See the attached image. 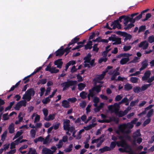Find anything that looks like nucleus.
<instances>
[{
	"label": "nucleus",
	"mask_w": 154,
	"mask_h": 154,
	"mask_svg": "<svg viewBox=\"0 0 154 154\" xmlns=\"http://www.w3.org/2000/svg\"><path fill=\"white\" fill-rule=\"evenodd\" d=\"M138 119L134 118L131 122L127 124H123L119 125V129L123 133H130L131 132V129L134 126V124L136 123Z\"/></svg>",
	"instance_id": "obj_1"
},
{
	"label": "nucleus",
	"mask_w": 154,
	"mask_h": 154,
	"mask_svg": "<svg viewBox=\"0 0 154 154\" xmlns=\"http://www.w3.org/2000/svg\"><path fill=\"white\" fill-rule=\"evenodd\" d=\"M35 91L32 88H30L27 90L25 94L23 95L22 99L26 100L29 101L31 98V96H33L35 94Z\"/></svg>",
	"instance_id": "obj_2"
},
{
	"label": "nucleus",
	"mask_w": 154,
	"mask_h": 154,
	"mask_svg": "<svg viewBox=\"0 0 154 154\" xmlns=\"http://www.w3.org/2000/svg\"><path fill=\"white\" fill-rule=\"evenodd\" d=\"M77 83L76 81L68 80L67 82L63 83L61 84V85L63 88V91H64L67 89L70 86L76 85Z\"/></svg>",
	"instance_id": "obj_3"
},
{
	"label": "nucleus",
	"mask_w": 154,
	"mask_h": 154,
	"mask_svg": "<svg viewBox=\"0 0 154 154\" xmlns=\"http://www.w3.org/2000/svg\"><path fill=\"white\" fill-rule=\"evenodd\" d=\"M79 40V38L75 37L74 38L72 39L71 42H69V43L67 45V48H66L64 50L63 49V51H64V53L65 52H67V53H69L71 51L70 49H71V47H69V46L71 45H74L75 43H76Z\"/></svg>",
	"instance_id": "obj_4"
},
{
	"label": "nucleus",
	"mask_w": 154,
	"mask_h": 154,
	"mask_svg": "<svg viewBox=\"0 0 154 154\" xmlns=\"http://www.w3.org/2000/svg\"><path fill=\"white\" fill-rule=\"evenodd\" d=\"M116 143L119 146H121L123 148H124L125 149V152H130L131 150V148L130 146L128 145L125 142L123 141H117Z\"/></svg>",
	"instance_id": "obj_5"
},
{
	"label": "nucleus",
	"mask_w": 154,
	"mask_h": 154,
	"mask_svg": "<svg viewBox=\"0 0 154 154\" xmlns=\"http://www.w3.org/2000/svg\"><path fill=\"white\" fill-rule=\"evenodd\" d=\"M42 66H39L31 74L28 75L26 76L25 77H31L32 75H35V76H37L38 77L39 75V77H42V75L40 71L42 69Z\"/></svg>",
	"instance_id": "obj_6"
},
{
	"label": "nucleus",
	"mask_w": 154,
	"mask_h": 154,
	"mask_svg": "<svg viewBox=\"0 0 154 154\" xmlns=\"http://www.w3.org/2000/svg\"><path fill=\"white\" fill-rule=\"evenodd\" d=\"M119 108V104L117 103H115L113 106L111 105L108 106V109L109 110L114 111L116 113L118 112Z\"/></svg>",
	"instance_id": "obj_7"
},
{
	"label": "nucleus",
	"mask_w": 154,
	"mask_h": 154,
	"mask_svg": "<svg viewBox=\"0 0 154 154\" xmlns=\"http://www.w3.org/2000/svg\"><path fill=\"white\" fill-rule=\"evenodd\" d=\"M123 20H124L123 22L125 26H126L127 24L130 21V17L125 15H122L119 17V20L120 22H121Z\"/></svg>",
	"instance_id": "obj_8"
},
{
	"label": "nucleus",
	"mask_w": 154,
	"mask_h": 154,
	"mask_svg": "<svg viewBox=\"0 0 154 154\" xmlns=\"http://www.w3.org/2000/svg\"><path fill=\"white\" fill-rule=\"evenodd\" d=\"M119 67H118L114 70L111 69L109 71H108V74L110 75H112V77H116L120 74V72H119Z\"/></svg>",
	"instance_id": "obj_9"
},
{
	"label": "nucleus",
	"mask_w": 154,
	"mask_h": 154,
	"mask_svg": "<svg viewBox=\"0 0 154 154\" xmlns=\"http://www.w3.org/2000/svg\"><path fill=\"white\" fill-rule=\"evenodd\" d=\"M70 120L68 119L63 120V127L64 130L66 131V130H68L67 129L70 127Z\"/></svg>",
	"instance_id": "obj_10"
},
{
	"label": "nucleus",
	"mask_w": 154,
	"mask_h": 154,
	"mask_svg": "<svg viewBox=\"0 0 154 154\" xmlns=\"http://www.w3.org/2000/svg\"><path fill=\"white\" fill-rule=\"evenodd\" d=\"M54 151L46 147H44L42 150V154H53Z\"/></svg>",
	"instance_id": "obj_11"
},
{
	"label": "nucleus",
	"mask_w": 154,
	"mask_h": 154,
	"mask_svg": "<svg viewBox=\"0 0 154 154\" xmlns=\"http://www.w3.org/2000/svg\"><path fill=\"white\" fill-rule=\"evenodd\" d=\"M61 59H59L54 62L55 65L57 66V67L59 68H61L63 64V62L62 61Z\"/></svg>",
	"instance_id": "obj_12"
},
{
	"label": "nucleus",
	"mask_w": 154,
	"mask_h": 154,
	"mask_svg": "<svg viewBox=\"0 0 154 154\" xmlns=\"http://www.w3.org/2000/svg\"><path fill=\"white\" fill-rule=\"evenodd\" d=\"M148 60L147 59H145L142 62V66L140 69V71H142L145 69L148 66Z\"/></svg>",
	"instance_id": "obj_13"
},
{
	"label": "nucleus",
	"mask_w": 154,
	"mask_h": 154,
	"mask_svg": "<svg viewBox=\"0 0 154 154\" xmlns=\"http://www.w3.org/2000/svg\"><path fill=\"white\" fill-rule=\"evenodd\" d=\"M148 46V43L146 42L145 41H143L141 42L139 45L138 47L139 48L143 47V50L146 49Z\"/></svg>",
	"instance_id": "obj_14"
},
{
	"label": "nucleus",
	"mask_w": 154,
	"mask_h": 154,
	"mask_svg": "<svg viewBox=\"0 0 154 154\" xmlns=\"http://www.w3.org/2000/svg\"><path fill=\"white\" fill-rule=\"evenodd\" d=\"M56 56H61L63 55L64 54L63 47L61 46L59 49L56 51Z\"/></svg>",
	"instance_id": "obj_15"
},
{
	"label": "nucleus",
	"mask_w": 154,
	"mask_h": 154,
	"mask_svg": "<svg viewBox=\"0 0 154 154\" xmlns=\"http://www.w3.org/2000/svg\"><path fill=\"white\" fill-rule=\"evenodd\" d=\"M101 87H102V86L100 85L98 86H96L94 87L92 89L90 90H92L93 93L95 95L96 93L94 91H95L97 93L99 92L100 91V88Z\"/></svg>",
	"instance_id": "obj_16"
},
{
	"label": "nucleus",
	"mask_w": 154,
	"mask_h": 154,
	"mask_svg": "<svg viewBox=\"0 0 154 154\" xmlns=\"http://www.w3.org/2000/svg\"><path fill=\"white\" fill-rule=\"evenodd\" d=\"M76 63V62L74 60H72L69 61L67 63L65 66V69L64 70L66 71L68 69L69 66L71 65H74Z\"/></svg>",
	"instance_id": "obj_17"
},
{
	"label": "nucleus",
	"mask_w": 154,
	"mask_h": 154,
	"mask_svg": "<svg viewBox=\"0 0 154 154\" xmlns=\"http://www.w3.org/2000/svg\"><path fill=\"white\" fill-rule=\"evenodd\" d=\"M112 67V66H108L105 69V71H103L100 76L99 77H104L106 73L108 72V70L111 69Z\"/></svg>",
	"instance_id": "obj_18"
},
{
	"label": "nucleus",
	"mask_w": 154,
	"mask_h": 154,
	"mask_svg": "<svg viewBox=\"0 0 154 154\" xmlns=\"http://www.w3.org/2000/svg\"><path fill=\"white\" fill-rule=\"evenodd\" d=\"M14 123H12L9 125L8 128L9 132L11 134H12L14 132Z\"/></svg>",
	"instance_id": "obj_19"
},
{
	"label": "nucleus",
	"mask_w": 154,
	"mask_h": 154,
	"mask_svg": "<svg viewBox=\"0 0 154 154\" xmlns=\"http://www.w3.org/2000/svg\"><path fill=\"white\" fill-rule=\"evenodd\" d=\"M92 42L91 41H89L88 42L87 44L84 45L85 48V50L91 49L92 48Z\"/></svg>",
	"instance_id": "obj_20"
},
{
	"label": "nucleus",
	"mask_w": 154,
	"mask_h": 154,
	"mask_svg": "<svg viewBox=\"0 0 154 154\" xmlns=\"http://www.w3.org/2000/svg\"><path fill=\"white\" fill-rule=\"evenodd\" d=\"M91 54L90 53H88V55L84 58V60H85V61L84 62V63H90L91 60Z\"/></svg>",
	"instance_id": "obj_21"
},
{
	"label": "nucleus",
	"mask_w": 154,
	"mask_h": 154,
	"mask_svg": "<svg viewBox=\"0 0 154 154\" xmlns=\"http://www.w3.org/2000/svg\"><path fill=\"white\" fill-rule=\"evenodd\" d=\"M129 57L122 58L120 61V63L122 65H124L126 64L129 60Z\"/></svg>",
	"instance_id": "obj_22"
},
{
	"label": "nucleus",
	"mask_w": 154,
	"mask_h": 154,
	"mask_svg": "<svg viewBox=\"0 0 154 154\" xmlns=\"http://www.w3.org/2000/svg\"><path fill=\"white\" fill-rule=\"evenodd\" d=\"M110 150L111 148L110 147L106 146L103 148L100 149L99 151L100 152V153H102L107 151H110Z\"/></svg>",
	"instance_id": "obj_23"
},
{
	"label": "nucleus",
	"mask_w": 154,
	"mask_h": 154,
	"mask_svg": "<svg viewBox=\"0 0 154 154\" xmlns=\"http://www.w3.org/2000/svg\"><path fill=\"white\" fill-rule=\"evenodd\" d=\"M141 135V134L140 133V130H137L134 134L133 136V137L134 139L136 140L137 138L138 137H139Z\"/></svg>",
	"instance_id": "obj_24"
},
{
	"label": "nucleus",
	"mask_w": 154,
	"mask_h": 154,
	"mask_svg": "<svg viewBox=\"0 0 154 154\" xmlns=\"http://www.w3.org/2000/svg\"><path fill=\"white\" fill-rule=\"evenodd\" d=\"M55 114H50L48 117L44 118V119L46 121H49L53 120L55 117Z\"/></svg>",
	"instance_id": "obj_25"
},
{
	"label": "nucleus",
	"mask_w": 154,
	"mask_h": 154,
	"mask_svg": "<svg viewBox=\"0 0 154 154\" xmlns=\"http://www.w3.org/2000/svg\"><path fill=\"white\" fill-rule=\"evenodd\" d=\"M96 125V123H92V124H90L88 125H87L86 126L84 127V128L85 130L88 131L90 129L92 128L95 127Z\"/></svg>",
	"instance_id": "obj_26"
},
{
	"label": "nucleus",
	"mask_w": 154,
	"mask_h": 154,
	"mask_svg": "<svg viewBox=\"0 0 154 154\" xmlns=\"http://www.w3.org/2000/svg\"><path fill=\"white\" fill-rule=\"evenodd\" d=\"M142 80L145 82L150 83L154 80V78H142Z\"/></svg>",
	"instance_id": "obj_27"
},
{
	"label": "nucleus",
	"mask_w": 154,
	"mask_h": 154,
	"mask_svg": "<svg viewBox=\"0 0 154 154\" xmlns=\"http://www.w3.org/2000/svg\"><path fill=\"white\" fill-rule=\"evenodd\" d=\"M151 85V84L143 85L140 88L141 92L144 91L147 89Z\"/></svg>",
	"instance_id": "obj_28"
},
{
	"label": "nucleus",
	"mask_w": 154,
	"mask_h": 154,
	"mask_svg": "<svg viewBox=\"0 0 154 154\" xmlns=\"http://www.w3.org/2000/svg\"><path fill=\"white\" fill-rule=\"evenodd\" d=\"M99 98L97 97H94L93 98V101L94 103V104L95 107H97V103L99 102Z\"/></svg>",
	"instance_id": "obj_29"
},
{
	"label": "nucleus",
	"mask_w": 154,
	"mask_h": 154,
	"mask_svg": "<svg viewBox=\"0 0 154 154\" xmlns=\"http://www.w3.org/2000/svg\"><path fill=\"white\" fill-rule=\"evenodd\" d=\"M62 105L65 108H69V102L66 100H64L62 101Z\"/></svg>",
	"instance_id": "obj_30"
},
{
	"label": "nucleus",
	"mask_w": 154,
	"mask_h": 154,
	"mask_svg": "<svg viewBox=\"0 0 154 154\" xmlns=\"http://www.w3.org/2000/svg\"><path fill=\"white\" fill-rule=\"evenodd\" d=\"M149 10V9L148 8L143 11L139 15L137 16V18H139V19H140L142 17V15H144V13L147 12Z\"/></svg>",
	"instance_id": "obj_31"
},
{
	"label": "nucleus",
	"mask_w": 154,
	"mask_h": 154,
	"mask_svg": "<svg viewBox=\"0 0 154 154\" xmlns=\"http://www.w3.org/2000/svg\"><path fill=\"white\" fill-rule=\"evenodd\" d=\"M133 86L131 84H127L124 86V89L126 91H129L132 89Z\"/></svg>",
	"instance_id": "obj_32"
},
{
	"label": "nucleus",
	"mask_w": 154,
	"mask_h": 154,
	"mask_svg": "<svg viewBox=\"0 0 154 154\" xmlns=\"http://www.w3.org/2000/svg\"><path fill=\"white\" fill-rule=\"evenodd\" d=\"M133 90L134 92L136 93H138L139 92H141L140 87L139 86L134 87Z\"/></svg>",
	"instance_id": "obj_33"
},
{
	"label": "nucleus",
	"mask_w": 154,
	"mask_h": 154,
	"mask_svg": "<svg viewBox=\"0 0 154 154\" xmlns=\"http://www.w3.org/2000/svg\"><path fill=\"white\" fill-rule=\"evenodd\" d=\"M119 18L118 19L114 20L113 21L114 26L112 27V29H115L116 28L117 26H118V24L119 23Z\"/></svg>",
	"instance_id": "obj_34"
},
{
	"label": "nucleus",
	"mask_w": 154,
	"mask_h": 154,
	"mask_svg": "<svg viewBox=\"0 0 154 154\" xmlns=\"http://www.w3.org/2000/svg\"><path fill=\"white\" fill-rule=\"evenodd\" d=\"M103 78H95L94 80V81H95V83L97 84V83H101L102 84L103 83V82L101 81V80Z\"/></svg>",
	"instance_id": "obj_35"
},
{
	"label": "nucleus",
	"mask_w": 154,
	"mask_h": 154,
	"mask_svg": "<svg viewBox=\"0 0 154 154\" xmlns=\"http://www.w3.org/2000/svg\"><path fill=\"white\" fill-rule=\"evenodd\" d=\"M49 135H48L45 139L44 138L43 141V144H46L50 142V141H49Z\"/></svg>",
	"instance_id": "obj_36"
},
{
	"label": "nucleus",
	"mask_w": 154,
	"mask_h": 154,
	"mask_svg": "<svg viewBox=\"0 0 154 154\" xmlns=\"http://www.w3.org/2000/svg\"><path fill=\"white\" fill-rule=\"evenodd\" d=\"M78 89L80 91L82 90L85 87V85L82 83H80L78 85Z\"/></svg>",
	"instance_id": "obj_37"
},
{
	"label": "nucleus",
	"mask_w": 154,
	"mask_h": 154,
	"mask_svg": "<svg viewBox=\"0 0 154 154\" xmlns=\"http://www.w3.org/2000/svg\"><path fill=\"white\" fill-rule=\"evenodd\" d=\"M36 129H32L30 130V134L31 137L32 138H35L36 135Z\"/></svg>",
	"instance_id": "obj_38"
},
{
	"label": "nucleus",
	"mask_w": 154,
	"mask_h": 154,
	"mask_svg": "<svg viewBox=\"0 0 154 154\" xmlns=\"http://www.w3.org/2000/svg\"><path fill=\"white\" fill-rule=\"evenodd\" d=\"M23 133V132L22 131V130H20V131H18L17 132L15 136H14L13 138V140H14L15 139L17 138V137L20 136V135H21Z\"/></svg>",
	"instance_id": "obj_39"
},
{
	"label": "nucleus",
	"mask_w": 154,
	"mask_h": 154,
	"mask_svg": "<svg viewBox=\"0 0 154 154\" xmlns=\"http://www.w3.org/2000/svg\"><path fill=\"white\" fill-rule=\"evenodd\" d=\"M89 93L88 95V100H90V97H93L95 95L93 93L92 90H89Z\"/></svg>",
	"instance_id": "obj_40"
},
{
	"label": "nucleus",
	"mask_w": 154,
	"mask_h": 154,
	"mask_svg": "<svg viewBox=\"0 0 154 154\" xmlns=\"http://www.w3.org/2000/svg\"><path fill=\"white\" fill-rule=\"evenodd\" d=\"M59 72V70L56 69V67H51L50 72L51 73H57Z\"/></svg>",
	"instance_id": "obj_41"
},
{
	"label": "nucleus",
	"mask_w": 154,
	"mask_h": 154,
	"mask_svg": "<svg viewBox=\"0 0 154 154\" xmlns=\"http://www.w3.org/2000/svg\"><path fill=\"white\" fill-rule=\"evenodd\" d=\"M126 27H125L124 28V29L125 30H127V29H129L132 27L134 26V25L133 23H130L128 24V25H127Z\"/></svg>",
	"instance_id": "obj_42"
},
{
	"label": "nucleus",
	"mask_w": 154,
	"mask_h": 154,
	"mask_svg": "<svg viewBox=\"0 0 154 154\" xmlns=\"http://www.w3.org/2000/svg\"><path fill=\"white\" fill-rule=\"evenodd\" d=\"M87 94V93L85 92V91H82L80 94V96L83 99H84L86 98V96Z\"/></svg>",
	"instance_id": "obj_43"
},
{
	"label": "nucleus",
	"mask_w": 154,
	"mask_h": 154,
	"mask_svg": "<svg viewBox=\"0 0 154 154\" xmlns=\"http://www.w3.org/2000/svg\"><path fill=\"white\" fill-rule=\"evenodd\" d=\"M107 60V58L106 57H101L98 60L99 63H101L103 62H106Z\"/></svg>",
	"instance_id": "obj_44"
},
{
	"label": "nucleus",
	"mask_w": 154,
	"mask_h": 154,
	"mask_svg": "<svg viewBox=\"0 0 154 154\" xmlns=\"http://www.w3.org/2000/svg\"><path fill=\"white\" fill-rule=\"evenodd\" d=\"M151 16V14L150 13H147L146 14L145 18L142 20V21H145L147 20Z\"/></svg>",
	"instance_id": "obj_45"
},
{
	"label": "nucleus",
	"mask_w": 154,
	"mask_h": 154,
	"mask_svg": "<svg viewBox=\"0 0 154 154\" xmlns=\"http://www.w3.org/2000/svg\"><path fill=\"white\" fill-rule=\"evenodd\" d=\"M116 35L115 34H112L111 36L109 37L108 38L109 41H112V42H114L115 41V38H116Z\"/></svg>",
	"instance_id": "obj_46"
},
{
	"label": "nucleus",
	"mask_w": 154,
	"mask_h": 154,
	"mask_svg": "<svg viewBox=\"0 0 154 154\" xmlns=\"http://www.w3.org/2000/svg\"><path fill=\"white\" fill-rule=\"evenodd\" d=\"M130 21H129V22H131L132 23H134L136 21H138L140 19L139 18H137V16L134 19H133V17H130Z\"/></svg>",
	"instance_id": "obj_47"
},
{
	"label": "nucleus",
	"mask_w": 154,
	"mask_h": 154,
	"mask_svg": "<svg viewBox=\"0 0 154 154\" xmlns=\"http://www.w3.org/2000/svg\"><path fill=\"white\" fill-rule=\"evenodd\" d=\"M146 29V26L145 25H142L139 27L138 30V33L144 31Z\"/></svg>",
	"instance_id": "obj_48"
},
{
	"label": "nucleus",
	"mask_w": 154,
	"mask_h": 154,
	"mask_svg": "<svg viewBox=\"0 0 154 154\" xmlns=\"http://www.w3.org/2000/svg\"><path fill=\"white\" fill-rule=\"evenodd\" d=\"M84 131V129H82L80 130L79 132V134L77 136V137H76V139H79L81 137V134Z\"/></svg>",
	"instance_id": "obj_49"
},
{
	"label": "nucleus",
	"mask_w": 154,
	"mask_h": 154,
	"mask_svg": "<svg viewBox=\"0 0 154 154\" xmlns=\"http://www.w3.org/2000/svg\"><path fill=\"white\" fill-rule=\"evenodd\" d=\"M148 41L150 43H152L154 42V36L152 35L150 36L148 39Z\"/></svg>",
	"instance_id": "obj_50"
},
{
	"label": "nucleus",
	"mask_w": 154,
	"mask_h": 154,
	"mask_svg": "<svg viewBox=\"0 0 154 154\" xmlns=\"http://www.w3.org/2000/svg\"><path fill=\"white\" fill-rule=\"evenodd\" d=\"M150 70H147L145 72L144 75L142 77H150Z\"/></svg>",
	"instance_id": "obj_51"
},
{
	"label": "nucleus",
	"mask_w": 154,
	"mask_h": 154,
	"mask_svg": "<svg viewBox=\"0 0 154 154\" xmlns=\"http://www.w3.org/2000/svg\"><path fill=\"white\" fill-rule=\"evenodd\" d=\"M139 101V100L137 99L135 101H132L130 103V106H134L138 103Z\"/></svg>",
	"instance_id": "obj_52"
},
{
	"label": "nucleus",
	"mask_w": 154,
	"mask_h": 154,
	"mask_svg": "<svg viewBox=\"0 0 154 154\" xmlns=\"http://www.w3.org/2000/svg\"><path fill=\"white\" fill-rule=\"evenodd\" d=\"M73 147L72 144H70L69 146L68 147L66 148L65 149V151L66 152H70L72 149V148Z\"/></svg>",
	"instance_id": "obj_53"
},
{
	"label": "nucleus",
	"mask_w": 154,
	"mask_h": 154,
	"mask_svg": "<svg viewBox=\"0 0 154 154\" xmlns=\"http://www.w3.org/2000/svg\"><path fill=\"white\" fill-rule=\"evenodd\" d=\"M22 106L20 101L16 105L15 109L16 110H19L20 108Z\"/></svg>",
	"instance_id": "obj_54"
},
{
	"label": "nucleus",
	"mask_w": 154,
	"mask_h": 154,
	"mask_svg": "<svg viewBox=\"0 0 154 154\" xmlns=\"http://www.w3.org/2000/svg\"><path fill=\"white\" fill-rule=\"evenodd\" d=\"M22 106L20 101L16 105L15 109L16 110H19L20 108Z\"/></svg>",
	"instance_id": "obj_55"
},
{
	"label": "nucleus",
	"mask_w": 154,
	"mask_h": 154,
	"mask_svg": "<svg viewBox=\"0 0 154 154\" xmlns=\"http://www.w3.org/2000/svg\"><path fill=\"white\" fill-rule=\"evenodd\" d=\"M42 111L45 116L44 118L47 117L48 113V110L46 109L45 108L42 110Z\"/></svg>",
	"instance_id": "obj_56"
},
{
	"label": "nucleus",
	"mask_w": 154,
	"mask_h": 154,
	"mask_svg": "<svg viewBox=\"0 0 154 154\" xmlns=\"http://www.w3.org/2000/svg\"><path fill=\"white\" fill-rule=\"evenodd\" d=\"M7 131H5L3 133L2 135V140L3 141L5 139V137H6L7 134Z\"/></svg>",
	"instance_id": "obj_57"
},
{
	"label": "nucleus",
	"mask_w": 154,
	"mask_h": 154,
	"mask_svg": "<svg viewBox=\"0 0 154 154\" xmlns=\"http://www.w3.org/2000/svg\"><path fill=\"white\" fill-rule=\"evenodd\" d=\"M151 121V119L150 118H148L144 122L143 124V126H145L146 125L149 123Z\"/></svg>",
	"instance_id": "obj_58"
},
{
	"label": "nucleus",
	"mask_w": 154,
	"mask_h": 154,
	"mask_svg": "<svg viewBox=\"0 0 154 154\" xmlns=\"http://www.w3.org/2000/svg\"><path fill=\"white\" fill-rule=\"evenodd\" d=\"M98 45V44H95L93 47V50L94 51H95L96 52H97L99 50V48H97V45Z\"/></svg>",
	"instance_id": "obj_59"
},
{
	"label": "nucleus",
	"mask_w": 154,
	"mask_h": 154,
	"mask_svg": "<svg viewBox=\"0 0 154 154\" xmlns=\"http://www.w3.org/2000/svg\"><path fill=\"white\" fill-rule=\"evenodd\" d=\"M50 99L49 98V97H47L45 99H43L42 102L44 104H47L48 102L50 101Z\"/></svg>",
	"instance_id": "obj_60"
},
{
	"label": "nucleus",
	"mask_w": 154,
	"mask_h": 154,
	"mask_svg": "<svg viewBox=\"0 0 154 154\" xmlns=\"http://www.w3.org/2000/svg\"><path fill=\"white\" fill-rule=\"evenodd\" d=\"M63 145V143L62 140H60L59 141L58 144L57 145V146L58 148H60L62 147Z\"/></svg>",
	"instance_id": "obj_61"
},
{
	"label": "nucleus",
	"mask_w": 154,
	"mask_h": 154,
	"mask_svg": "<svg viewBox=\"0 0 154 154\" xmlns=\"http://www.w3.org/2000/svg\"><path fill=\"white\" fill-rule=\"evenodd\" d=\"M115 40V41L114 42H116L118 45L121 43V38L119 37H116Z\"/></svg>",
	"instance_id": "obj_62"
},
{
	"label": "nucleus",
	"mask_w": 154,
	"mask_h": 154,
	"mask_svg": "<svg viewBox=\"0 0 154 154\" xmlns=\"http://www.w3.org/2000/svg\"><path fill=\"white\" fill-rule=\"evenodd\" d=\"M46 82V79H42L39 81L38 82V84H45Z\"/></svg>",
	"instance_id": "obj_63"
},
{
	"label": "nucleus",
	"mask_w": 154,
	"mask_h": 154,
	"mask_svg": "<svg viewBox=\"0 0 154 154\" xmlns=\"http://www.w3.org/2000/svg\"><path fill=\"white\" fill-rule=\"evenodd\" d=\"M153 109H151L149 111L147 115V117L148 118H149L153 114Z\"/></svg>",
	"instance_id": "obj_64"
}]
</instances>
